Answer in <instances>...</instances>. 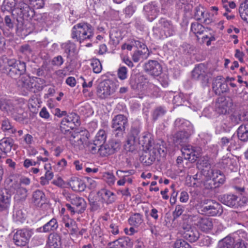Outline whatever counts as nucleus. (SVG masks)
Returning a JSON list of instances; mask_svg holds the SVG:
<instances>
[{
	"label": "nucleus",
	"instance_id": "1",
	"mask_svg": "<svg viewBox=\"0 0 248 248\" xmlns=\"http://www.w3.org/2000/svg\"><path fill=\"white\" fill-rule=\"evenodd\" d=\"M0 70L12 78L16 79L26 73V64L15 59H7L4 66H0Z\"/></svg>",
	"mask_w": 248,
	"mask_h": 248
},
{
	"label": "nucleus",
	"instance_id": "2",
	"mask_svg": "<svg viewBox=\"0 0 248 248\" xmlns=\"http://www.w3.org/2000/svg\"><path fill=\"white\" fill-rule=\"evenodd\" d=\"M94 35L92 26L86 23L76 24L71 31V38L80 43L84 41H91Z\"/></svg>",
	"mask_w": 248,
	"mask_h": 248
},
{
	"label": "nucleus",
	"instance_id": "3",
	"mask_svg": "<svg viewBox=\"0 0 248 248\" xmlns=\"http://www.w3.org/2000/svg\"><path fill=\"white\" fill-rule=\"evenodd\" d=\"M66 199L71 203H66L65 205L71 215L81 214L85 210L86 202L83 198L74 194H68L66 196Z\"/></svg>",
	"mask_w": 248,
	"mask_h": 248
},
{
	"label": "nucleus",
	"instance_id": "4",
	"mask_svg": "<svg viewBox=\"0 0 248 248\" xmlns=\"http://www.w3.org/2000/svg\"><path fill=\"white\" fill-rule=\"evenodd\" d=\"M16 179V176H10L6 180V183L9 186V190L11 192L16 193L15 199L17 201H24L27 196L28 190L21 186Z\"/></svg>",
	"mask_w": 248,
	"mask_h": 248
},
{
	"label": "nucleus",
	"instance_id": "5",
	"mask_svg": "<svg viewBox=\"0 0 248 248\" xmlns=\"http://www.w3.org/2000/svg\"><path fill=\"white\" fill-rule=\"evenodd\" d=\"M128 125L126 116L118 114L114 117L111 121V127L115 137L122 138L125 133V128Z\"/></svg>",
	"mask_w": 248,
	"mask_h": 248
},
{
	"label": "nucleus",
	"instance_id": "6",
	"mask_svg": "<svg viewBox=\"0 0 248 248\" xmlns=\"http://www.w3.org/2000/svg\"><path fill=\"white\" fill-rule=\"evenodd\" d=\"M120 141L112 139L108 142L101 145L99 148V154L102 157L108 156L118 152L121 149Z\"/></svg>",
	"mask_w": 248,
	"mask_h": 248
},
{
	"label": "nucleus",
	"instance_id": "7",
	"mask_svg": "<svg viewBox=\"0 0 248 248\" xmlns=\"http://www.w3.org/2000/svg\"><path fill=\"white\" fill-rule=\"evenodd\" d=\"M142 156L140 157V160L142 163L145 166H150L155 161L157 156L164 153V147L159 143H156L154 145V148L152 150H147Z\"/></svg>",
	"mask_w": 248,
	"mask_h": 248
},
{
	"label": "nucleus",
	"instance_id": "8",
	"mask_svg": "<svg viewBox=\"0 0 248 248\" xmlns=\"http://www.w3.org/2000/svg\"><path fill=\"white\" fill-rule=\"evenodd\" d=\"M182 236L190 242L196 241L200 237V232L195 227L190 224L184 223L180 230Z\"/></svg>",
	"mask_w": 248,
	"mask_h": 248
},
{
	"label": "nucleus",
	"instance_id": "9",
	"mask_svg": "<svg viewBox=\"0 0 248 248\" xmlns=\"http://www.w3.org/2000/svg\"><path fill=\"white\" fill-rule=\"evenodd\" d=\"M78 116L75 113H72L70 115L64 117L61 121L60 130L64 134L69 133L71 135V131L75 126L76 123L78 124Z\"/></svg>",
	"mask_w": 248,
	"mask_h": 248
},
{
	"label": "nucleus",
	"instance_id": "10",
	"mask_svg": "<svg viewBox=\"0 0 248 248\" xmlns=\"http://www.w3.org/2000/svg\"><path fill=\"white\" fill-rule=\"evenodd\" d=\"M223 212L222 207L218 202L212 201L209 203L201 206L199 213L202 214L208 215L210 216H216L220 215Z\"/></svg>",
	"mask_w": 248,
	"mask_h": 248
},
{
	"label": "nucleus",
	"instance_id": "11",
	"mask_svg": "<svg viewBox=\"0 0 248 248\" xmlns=\"http://www.w3.org/2000/svg\"><path fill=\"white\" fill-rule=\"evenodd\" d=\"M115 90V86L112 82L109 80L103 81L99 83L97 93L99 97L105 99L113 94Z\"/></svg>",
	"mask_w": 248,
	"mask_h": 248
},
{
	"label": "nucleus",
	"instance_id": "12",
	"mask_svg": "<svg viewBox=\"0 0 248 248\" xmlns=\"http://www.w3.org/2000/svg\"><path fill=\"white\" fill-rule=\"evenodd\" d=\"M17 14L25 20H29L31 19L34 16V9L31 8V6L29 3H27L24 0L19 1L17 4Z\"/></svg>",
	"mask_w": 248,
	"mask_h": 248
},
{
	"label": "nucleus",
	"instance_id": "13",
	"mask_svg": "<svg viewBox=\"0 0 248 248\" xmlns=\"http://www.w3.org/2000/svg\"><path fill=\"white\" fill-rule=\"evenodd\" d=\"M192 78L194 80L200 81L202 84L208 83L209 78L207 69L204 64H199L195 67L192 72Z\"/></svg>",
	"mask_w": 248,
	"mask_h": 248
},
{
	"label": "nucleus",
	"instance_id": "14",
	"mask_svg": "<svg viewBox=\"0 0 248 248\" xmlns=\"http://www.w3.org/2000/svg\"><path fill=\"white\" fill-rule=\"evenodd\" d=\"M31 236V233L28 230H20L14 234L13 240L17 246L24 247L27 245Z\"/></svg>",
	"mask_w": 248,
	"mask_h": 248
},
{
	"label": "nucleus",
	"instance_id": "15",
	"mask_svg": "<svg viewBox=\"0 0 248 248\" xmlns=\"http://www.w3.org/2000/svg\"><path fill=\"white\" fill-rule=\"evenodd\" d=\"M144 71L153 77L159 76L162 72V67L160 63L155 60H149L144 63Z\"/></svg>",
	"mask_w": 248,
	"mask_h": 248
},
{
	"label": "nucleus",
	"instance_id": "16",
	"mask_svg": "<svg viewBox=\"0 0 248 248\" xmlns=\"http://www.w3.org/2000/svg\"><path fill=\"white\" fill-rule=\"evenodd\" d=\"M232 105V101L230 98L221 96L218 98L216 101L215 109L219 114H226Z\"/></svg>",
	"mask_w": 248,
	"mask_h": 248
},
{
	"label": "nucleus",
	"instance_id": "17",
	"mask_svg": "<svg viewBox=\"0 0 248 248\" xmlns=\"http://www.w3.org/2000/svg\"><path fill=\"white\" fill-rule=\"evenodd\" d=\"M17 103L14 100L7 99L4 96L0 97V109L12 115L18 107Z\"/></svg>",
	"mask_w": 248,
	"mask_h": 248
},
{
	"label": "nucleus",
	"instance_id": "18",
	"mask_svg": "<svg viewBox=\"0 0 248 248\" xmlns=\"http://www.w3.org/2000/svg\"><path fill=\"white\" fill-rule=\"evenodd\" d=\"M108 245L110 248H131L133 242L129 237L124 236L109 242Z\"/></svg>",
	"mask_w": 248,
	"mask_h": 248
},
{
	"label": "nucleus",
	"instance_id": "19",
	"mask_svg": "<svg viewBox=\"0 0 248 248\" xmlns=\"http://www.w3.org/2000/svg\"><path fill=\"white\" fill-rule=\"evenodd\" d=\"M46 197L45 193L41 190L37 189L32 193L31 204L36 207H41L46 203Z\"/></svg>",
	"mask_w": 248,
	"mask_h": 248
},
{
	"label": "nucleus",
	"instance_id": "20",
	"mask_svg": "<svg viewBox=\"0 0 248 248\" xmlns=\"http://www.w3.org/2000/svg\"><path fill=\"white\" fill-rule=\"evenodd\" d=\"M202 174L204 176L212 177L216 184L218 185V187L220 184H223L225 181L224 175L219 170H214L213 169L203 170Z\"/></svg>",
	"mask_w": 248,
	"mask_h": 248
},
{
	"label": "nucleus",
	"instance_id": "21",
	"mask_svg": "<svg viewBox=\"0 0 248 248\" xmlns=\"http://www.w3.org/2000/svg\"><path fill=\"white\" fill-rule=\"evenodd\" d=\"M158 25L166 37L171 36L174 34L175 27L170 20L165 18H161L158 21Z\"/></svg>",
	"mask_w": 248,
	"mask_h": 248
},
{
	"label": "nucleus",
	"instance_id": "22",
	"mask_svg": "<svg viewBox=\"0 0 248 248\" xmlns=\"http://www.w3.org/2000/svg\"><path fill=\"white\" fill-rule=\"evenodd\" d=\"M219 200L222 203L229 207L236 208L239 206V199L235 195L224 194L219 196Z\"/></svg>",
	"mask_w": 248,
	"mask_h": 248
},
{
	"label": "nucleus",
	"instance_id": "23",
	"mask_svg": "<svg viewBox=\"0 0 248 248\" xmlns=\"http://www.w3.org/2000/svg\"><path fill=\"white\" fill-rule=\"evenodd\" d=\"M144 10L150 21L155 19L159 12V7L155 2H151L144 6Z\"/></svg>",
	"mask_w": 248,
	"mask_h": 248
},
{
	"label": "nucleus",
	"instance_id": "24",
	"mask_svg": "<svg viewBox=\"0 0 248 248\" xmlns=\"http://www.w3.org/2000/svg\"><path fill=\"white\" fill-rule=\"evenodd\" d=\"M11 194L7 189H0V212L6 211L10 206Z\"/></svg>",
	"mask_w": 248,
	"mask_h": 248
},
{
	"label": "nucleus",
	"instance_id": "25",
	"mask_svg": "<svg viewBox=\"0 0 248 248\" xmlns=\"http://www.w3.org/2000/svg\"><path fill=\"white\" fill-rule=\"evenodd\" d=\"M155 143L153 135L149 133H144L139 140V144H140L143 149L148 150L154 148Z\"/></svg>",
	"mask_w": 248,
	"mask_h": 248
},
{
	"label": "nucleus",
	"instance_id": "26",
	"mask_svg": "<svg viewBox=\"0 0 248 248\" xmlns=\"http://www.w3.org/2000/svg\"><path fill=\"white\" fill-rule=\"evenodd\" d=\"M197 226L201 231L209 232L213 228V219L207 217H200L198 221Z\"/></svg>",
	"mask_w": 248,
	"mask_h": 248
},
{
	"label": "nucleus",
	"instance_id": "27",
	"mask_svg": "<svg viewBox=\"0 0 248 248\" xmlns=\"http://www.w3.org/2000/svg\"><path fill=\"white\" fill-rule=\"evenodd\" d=\"M31 78L30 76L25 75V74L21 75L16 81L17 86L24 92H29Z\"/></svg>",
	"mask_w": 248,
	"mask_h": 248
},
{
	"label": "nucleus",
	"instance_id": "28",
	"mask_svg": "<svg viewBox=\"0 0 248 248\" xmlns=\"http://www.w3.org/2000/svg\"><path fill=\"white\" fill-rule=\"evenodd\" d=\"M14 140L11 137H4L0 140V150L6 155L11 151L14 145Z\"/></svg>",
	"mask_w": 248,
	"mask_h": 248
},
{
	"label": "nucleus",
	"instance_id": "29",
	"mask_svg": "<svg viewBox=\"0 0 248 248\" xmlns=\"http://www.w3.org/2000/svg\"><path fill=\"white\" fill-rule=\"evenodd\" d=\"M61 47L63 50L67 59L71 58L76 54V45L70 41L62 43L61 45Z\"/></svg>",
	"mask_w": 248,
	"mask_h": 248
},
{
	"label": "nucleus",
	"instance_id": "30",
	"mask_svg": "<svg viewBox=\"0 0 248 248\" xmlns=\"http://www.w3.org/2000/svg\"><path fill=\"white\" fill-rule=\"evenodd\" d=\"M45 85V80L44 79L37 78H32L31 83L30 92L35 93L43 90Z\"/></svg>",
	"mask_w": 248,
	"mask_h": 248
},
{
	"label": "nucleus",
	"instance_id": "31",
	"mask_svg": "<svg viewBox=\"0 0 248 248\" xmlns=\"http://www.w3.org/2000/svg\"><path fill=\"white\" fill-rule=\"evenodd\" d=\"M247 233L244 232H239L238 237H236L232 248H248V242L246 236Z\"/></svg>",
	"mask_w": 248,
	"mask_h": 248
},
{
	"label": "nucleus",
	"instance_id": "32",
	"mask_svg": "<svg viewBox=\"0 0 248 248\" xmlns=\"http://www.w3.org/2000/svg\"><path fill=\"white\" fill-rule=\"evenodd\" d=\"M69 184L72 189L76 191L82 192L86 188V185L83 181L76 177L71 178Z\"/></svg>",
	"mask_w": 248,
	"mask_h": 248
},
{
	"label": "nucleus",
	"instance_id": "33",
	"mask_svg": "<svg viewBox=\"0 0 248 248\" xmlns=\"http://www.w3.org/2000/svg\"><path fill=\"white\" fill-rule=\"evenodd\" d=\"M98 194L102 197L107 204L112 203L116 200L115 194L106 189H101L98 192Z\"/></svg>",
	"mask_w": 248,
	"mask_h": 248
},
{
	"label": "nucleus",
	"instance_id": "34",
	"mask_svg": "<svg viewBox=\"0 0 248 248\" xmlns=\"http://www.w3.org/2000/svg\"><path fill=\"white\" fill-rule=\"evenodd\" d=\"M11 115L14 120L20 123H26L28 120V114L19 106Z\"/></svg>",
	"mask_w": 248,
	"mask_h": 248
},
{
	"label": "nucleus",
	"instance_id": "35",
	"mask_svg": "<svg viewBox=\"0 0 248 248\" xmlns=\"http://www.w3.org/2000/svg\"><path fill=\"white\" fill-rule=\"evenodd\" d=\"M236 237L227 235L218 242V248H232Z\"/></svg>",
	"mask_w": 248,
	"mask_h": 248
},
{
	"label": "nucleus",
	"instance_id": "36",
	"mask_svg": "<svg viewBox=\"0 0 248 248\" xmlns=\"http://www.w3.org/2000/svg\"><path fill=\"white\" fill-rule=\"evenodd\" d=\"M144 79V77L142 76L134 75L131 76L129 83L133 90H140L142 86V84L140 82Z\"/></svg>",
	"mask_w": 248,
	"mask_h": 248
},
{
	"label": "nucleus",
	"instance_id": "37",
	"mask_svg": "<svg viewBox=\"0 0 248 248\" xmlns=\"http://www.w3.org/2000/svg\"><path fill=\"white\" fill-rule=\"evenodd\" d=\"M220 78L217 79L216 81L213 83V89L214 90L216 94H220L226 92L228 90V85L225 82H222L220 81Z\"/></svg>",
	"mask_w": 248,
	"mask_h": 248
},
{
	"label": "nucleus",
	"instance_id": "38",
	"mask_svg": "<svg viewBox=\"0 0 248 248\" xmlns=\"http://www.w3.org/2000/svg\"><path fill=\"white\" fill-rule=\"evenodd\" d=\"M61 237L56 233H50L48 237L47 244L50 247L57 248L61 245Z\"/></svg>",
	"mask_w": 248,
	"mask_h": 248
},
{
	"label": "nucleus",
	"instance_id": "39",
	"mask_svg": "<svg viewBox=\"0 0 248 248\" xmlns=\"http://www.w3.org/2000/svg\"><path fill=\"white\" fill-rule=\"evenodd\" d=\"M58 226L59 225L57 219L53 218L43 225L42 227L40 228V229H42V232H54L58 229Z\"/></svg>",
	"mask_w": 248,
	"mask_h": 248
},
{
	"label": "nucleus",
	"instance_id": "40",
	"mask_svg": "<svg viewBox=\"0 0 248 248\" xmlns=\"http://www.w3.org/2000/svg\"><path fill=\"white\" fill-rule=\"evenodd\" d=\"M87 132L86 131H81L80 132H76L71 134V137L73 139H77V145L81 146L86 143L88 140L87 136Z\"/></svg>",
	"mask_w": 248,
	"mask_h": 248
},
{
	"label": "nucleus",
	"instance_id": "41",
	"mask_svg": "<svg viewBox=\"0 0 248 248\" xmlns=\"http://www.w3.org/2000/svg\"><path fill=\"white\" fill-rule=\"evenodd\" d=\"M149 51L148 48L144 50H138L134 52L132 55V60L135 62H139L141 59H147L149 56Z\"/></svg>",
	"mask_w": 248,
	"mask_h": 248
},
{
	"label": "nucleus",
	"instance_id": "42",
	"mask_svg": "<svg viewBox=\"0 0 248 248\" xmlns=\"http://www.w3.org/2000/svg\"><path fill=\"white\" fill-rule=\"evenodd\" d=\"M143 221V216L140 213H134L128 219L129 224L133 227H138Z\"/></svg>",
	"mask_w": 248,
	"mask_h": 248
},
{
	"label": "nucleus",
	"instance_id": "43",
	"mask_svg": "<svg viewBox=\"0 0 248 248\" xmlns=\"http://www.w3.org/2000/svg\"><path fill=\"white\" fill-rule=\"evenodd\" d=\"M237 136L240 140L248 141V124L241 125L237 129Z\"/></svg>",
	"mask_w": 248,
	"mask_h": 248
},
{
	"label": "nucleus",
	"instance_id": "44",
	"mask_svg": "<svg viewBox=\"0 0 248 248\" xmlns=\"http://www.w3.org/2000/svg\"><path fill=\"white\" fill-rule=\"evenodd\" d=\"M188 138V134L186 131H181L173 136V141L175 144H180L185 142Z\"/></svg>",
	"mask_w": 248,
	"mask_h": 248
},
{
	"label": "nucleus",
	"instance_id": "45",
	"mask_svg": "<svg viewBox=\"0 0 248 248\" xmlns=\"http://www.w3.org/2000/svg\"><path fill=\"white\" fill-rule=\"evenodd\" d=\"M239 13L241 18L248 23V0L241 3L239 8Z\"/></svg>",
	"mask_w": 248,
	"mask_h": 248
},
{
	"label": "nucleus",
	"instance_id": "46",
	"mask_svg": "<svg viewBox=\"0 0 248 248\" xmlns=\"http://www.w3.org/2000/svg\"><path fill=\"white\" fill-rule=\"evenodd\" d=\"M138 144L139 141L127 137L126 142L124 145V148L127 152H133L137 149Z\"/></svg>",
	"mask_w": 248,
	"mask_h": 248
},
{
	"label": "nucleus",
	"instance_id": "47",
	"mask_svg": "<svg viewBox=\"0 0 248 248\" xmlns=\"http://www.w3.org/2000/svg\"><path fill=\"white\" fill-rule=\"evenodd\" d=\"M16 0H4L2 5L1 6L2 11L11 12L14 9L16 5Z\"/></svg>",
	"mask_w": 248,
	"mask_h": 248
},
{
	"label": "nucleus",
	"instance_id": "48",
	"mask_svg": "<svg viewBox=\"0 0 248 248\" xmlns=\"http://www.w3.org/2000/svg\"><path fill=\"white\" fill-rule=\"evenodd\" d=\"M204 29V27L198 22L192 23L191 24V31L196 35L198 40H199V38L198 34H202Z\"/></svg>",
	"mask_w": 248,
	"mask_h": 248
},
{
	"label": "nucleus",
	"instance_id": "49",
	"mask_svg": "<svg viewBox=\"0 0 248 248\" xmlns=\"http://www.w3.org/2000/svg\"><path fill=\"white\" fill-rule=\"evenodd\" d=\"M206 180L201 181L203 183L204 187L207 189H212L218 187V185L216 184L212 177L205 176Z\"/></svg>",
	"mask_w": 248,
	"mask_h": 248
},
{
	"label": "nucleus",
	"instance_id": "50",
	"mask_svg": "<svg viewBox=\"0 0 248 248\" xmlns=\"http://www.w3.org/2000/svg\"><path fill=\"white\" fill-rule=\"evenodd\" d=\"M106 139L107 134L105 131L100 129L96 134L94 141L95 143L102 145L105 142Z\"/></svg>",
	"mask_w": 248,
	"mask_h": 248
},
{
	"label": "nucleus",
	"instance_id": "51",
	"mask_svg": "<svg viewBox=\"0 0 248 248\" xmlns=\"http://www.w3.org/2000/svg\"><path fill=\"white\" fill-rule=\"evenodd\" d=\"M19 51L25 55L28 59L33 55V49L29 44H25L20 46Z\"/></svg>",
	"mask_w": 248,
	"mask_h": 248
},
{
	"label": "nucleus",
	"instance_id": "52",
	"mask_svg": "<svg viewBox=\"0 0 248 248\" xmlns=\"http://www.w3.org/2000/svg\"><path fill=\"white\" fill-rule=\"evenodd\" d=\"M123 173H128L129 174H132L134 173L133 170H118L116 171L117 175L120 178H123L124 179H125V182H127L129 184H132L133 182V179L132 177H128V175H122Z\"/></svg>",
	"mask_w": 248,
	"mask_h": 248
},
{
	"label": "nucleus",
	"instance_id": "53",
	"mask_svg": "<svg viewBox=\"0 0 248 248\" xmlns=\"http://www.w3.org/2000/svg\"><path fill=\"white\" fill-rule=\"evenodd\" d=\"M91 66L94 73H100L102 70V66L100 61L97 59H93L91 60Z\"/></svg>",
	"mask_w": 248,
	"mask_h": 248
},
{
	"label": "nucleus",
	"instance_id": "54",
	"mask_svg": "<svg viewBox=\"0 0 248 248\" xmlns=\"http://www.w3.org/2000/svg\"><path fill=\"white\" fill-rule=\"evenodd\" d=\"M140 132V130L139 127H132L127 137L139 141L140 140L139 137Z\"/></svg>",
	"mask_w": 248,
	"mask_h": 248
},
{
	"label": "nucleus",
	"instance_id": "55",
	"mask_svg": "<svg viewBox=\"0 0 248 248\" xmlns=\"http://www.w3.org/2000/svg\"><path fill=\"white\" fill-rule=\"evenodd\" d=\"M13 218L16 221L23 222L25 218V214L21 209H15L13 212Z\"/></svg>",
	"mask_w": 248,
	"mask_h": 248
},
{
	"label": "nucleus",
	"instance_id": "56",
	"mask_svg": "<svg viewBox=\"0 0 248 248\" xmlns=\"http://www.w3.org/2000/svg\"><path fill=\"white\" fill-rule=\"evenodd\" d=\"M194 148L189 145L183 147L182 149V152L186 159L190 160L191 155L194 153Z\"/></svg>",
	"mask_w": 248,
	"mask_h": 248
},
{
	"label": "nucleus",
	"instance_id": "57",
	"mask_svg": "<svg viewBox=\"0 0 248 248\" xmlns=\"http://www.w3.org/2000/svg\"><path fill=\"white\" fill-rule=\"evenodd\" d=\"M205 12V10L203 7L201 5H199L196 6L194 9V17L195 18L199 21H201V17H202V16L203 14Z\"/></svg>",
	"mask_w": 248,
	"mask_h": 248
},
{
	"label": "nucleus",
	"instance_id": "58",
	"mask_svg": "<svg viewBox=\"0 0 248 248\" xmlns=\"http://www.w3.org/2000/svg\"><path fill=\"white\" fill-rule=\"evenodd\" d=\"M127 69L125 66H121L117 71V76L121 80H124L127 78Z\"/></svg>",
	"mask_w": 248,
	"mask_h": 248
},
{
	"label": "nucleus",
	"instance_id": "59",
	"mask_svg": "<svg viewBox=\"0 0 248 248\" xmlns=\"http://www.w3.org/2000/svg\"><path fill=\"white\" fill-rule=\"evenodd\" d=\"M166 112L165 109L162 107H157L154 111L153 118L154 120H157L159 117L162 116Z\"/></svg>",
	"mask_w": 248,
	"mask_h": 248
},
{
	"label": "nucleus",
	"instance_id": "60",
	"mask_svg": "<svg viewBox=\"0 0 248 248\" xmlns=\"http://www.w3.org/2000/svg\"><path fill=\"white\" fill-rule=\"evenodd\" d=\"M29 3L31 6L36 7L37 9L41 8L44 6V0H24Z\"/></svg>",
	"mask_w": 248,
	"mask_h": 248
},
{
	"label": "nucleus",
	"instance_id": "61",
	"mask_svg": "<svg viewBox=\"0 0 248 248\" xmlns=\"http://www.w3.org/2000/svg\"><path fill=\"white\" fill-rule=\"evenodd\" d=\"M184 211V207L181 205L176 206L174 211L172 213L173 221L179 217Z\"/></svg>",
	"mask_w": 248,
	"mask_h": 248
},
{
	"label": "nucleus",
	"instance_id": "62",
	"mask_svg": "<svg viewBox=\"0 0 248 248\" xmlns=\"http://www.w3.org/2000/svg\"><path fill=\"white\" fill-rule=\"evenodd\" d=\"M101 145L98 144L97 143H95L93 140V142H90L87 145V147L88 150L92 154H95L96 153H99V148H100Z\"/></svg>",
	"mask_w": 248,
	"mask_h": 248
},
{
	"label": "nucleus",
	"instance_id": "63",
	"mask_svg": "<svg viewBox=\"0 0 248 248\" xmlns=\"http://www.w3.org/2000/svg\"><path fill=\"white\" fill-rule=\"evenodd\" d=\"M174 248H192V247L185 240L179 239L175 242Z\"/></svg>",
	"mask_w": 248,
	"mask_h": 248
},
{
	"label": "nucleus",
	"instance_id": "64",
	"mask_svg": "<svg viewBox=\"0 0 248 248\" xmlns=\"http://www.w3.org/2000/svg\"><path fill=\"white\" fill-rule=\"evenodd\" d=\"M64 62V60L62 56L59 55L54 57L51 61V64L54 66H61Z\"/></svg>",
	"mask_w": 248,
	"mask_h": 248
}]
</instances>
